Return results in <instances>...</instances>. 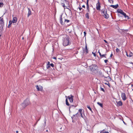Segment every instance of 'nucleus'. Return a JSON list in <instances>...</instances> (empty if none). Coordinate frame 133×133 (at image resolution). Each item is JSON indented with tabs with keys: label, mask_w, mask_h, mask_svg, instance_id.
I'll return each mask as SVG.
<instances>
[{
	"label": "nucleus",
	"mask_w": 133,
	"mask_h": 133,
	"mask_svg": "<svg viewBox=\"0 0 133 133\" xmlns=\"http://www.w3.org/2000/svg\"><path fill=\"white\" fill-rule=\"evenodd\" d=\"M73 96L71 95V96H68V98L69 99V101L71 103H72L73 101Z\"/></svg>",
	"instance_id": "obj_7"
},
{
	"label": "nucleus",
	"mask_w": 133,
	"mask_h": 133,
	"mask_svg": "<svg viewBox=\"0 0 133 133\" xmlns=\"http://www.w3.org/2000/svg\"><path fill=\"white\" fill-rule=\"evenodd\" d=\"M3 3L2 2L0 3V7H1L3 6Z\"/></svg>",
	"instance_id": "obj_29"
},
{
	"label": "nucleus",
	"mask_w": 133,
	"mask_h": 133,
	"mask_svg": "<svg viewBox=\"0 0 133 133\" xmlns=\"http://www.w3.org/2000/svg\"><path fill=\"white\" fill-rule=\"evenodd\" d=\"M4 25V23H0V31L2 32L3 30V27Z\"/></svg>",
	"instance_id": "obj_9"
},
{
	"label": "nucleus",
	"mask_w": 133,
	"mask_h": 133,
	"mask_svg": "<svg viewBox=\"0 0 133 133\" xmlns=\"http://www.w3.org/2000/svg\"><path fill=\"white\" fill-rule=\"evenodd\" d=\"M108 61V60L107 59H105L104 60V62H105L106 63Z\"/></svg>",
	"instance_id": "obj_39"
},
{
	"label": "nucleus",
	"mask_w": 133,
	"mask_h": 133,
	"mask_svg": "<svg viewBox=\"0 0 133 133\" xmlns=\"http://www.w3.org/2000/svg\"><path fill=\"white\" fill-rule=\"evenodd\" d=\"M104 41L106 43H108V42L105 40H104Z\"/></svg>",
	"instance_id": "obj_45"
},
{
	"label": "nucleus",
	"mask_w": 133,
	"mask_h": 133,
	"mask_svg": "<svg viewBox=\"0 0 133 133\" xmlns=\"http://www.w3.org/2000/svg\"><path fill=\"white\" fill-rule=\"evenodd\" d=\"M105 55H105V54H103V55H101V56H100L102 57H105Z\"/></svg>",
	"instance_id": "obj_37"
},
{
	"label": "nucleus",
	"mask_w": 133,
	"mask_h": 133,
	"mask_svg": "<svg viewBox=\"0 0 133 133\" xmlns=\"http://www.w3.org/2000/svg\"><path fill=\"white\" fill-rule=\"evenodd\" d=\"M85 17L88 19L89 18V13H87L85 15Z\"/></svg>",
	"instance_id": "obj_26"
},
{
	"label": "nucleus",
	"mask_w": 133,
	"mask_h": 133,
	"mask_svg": "<svg viewBox=\"0 0 133 133\" xmlns=\"http://www.w3.org/2000/svg\"><path fill=\"white\" fill-rule=\"evenodd\" d=\"M76 114L74 115L72 117H71V118L72 119V121L73 122L74 121V119H76Z\"/></svg>",
	"instance_id": "obj_18"
},
{
	"label": "nucleus",
	"mask_w": 133,
	"mask_h": 133,
	"mask_svg": "<svg viewBox=\"0 0 133 133\" xmlns=\"http://www.w3.org/2000/svg\"><path fill=\"white\" fill-rule=\"evenodd\" d=\"M85 51H86V54H88V49H87V44H86V46H85Z\"/></svg>",
	"instance_id": "obj_21"
},
{
	"label": "nucleus",
	"mask_w": 133,
	"mask_h": 133,
	"mask_svg": "<svg viewBox=\"0 0 133 133\" xmlns=\"http://www.w3.org/2000/svg\"><path fill=\"white\" fill-rule=\"evenodd\" d=\"M98 53H99L100 56H101V53L99 52V50L98 51Z\"/></svg>",
	"instance_id": "obj_42"
},
{
	"label": "nucleus",
	"mask_w": 133,
	"mask_h": 133,
	"mask_svg": "<svg viewBox=\"0 0 133 133\" xmlns=\"http://www.w3.org/2000/svg\"><path fill=\"white\" fill-rule=\"evenodd\" d=\"M124 17H125V18H126L127 19H129V17L127 15H126H126H125V16H124Z\"/></svg>",
	"instance_id": "obj_28"
},
{
	"label": "nucleus",
	"mask_w": 133,
	"mask_h": 133,
	"mask_svg": "<svg viewBox=\"0 0 133 133\" xmlns=\"http://www.w3.org/2000/svg\"><path fill=\"white\" fill-rule=\"evenodd\" d=\"M102 14H103V17L106 19H108L109 17V15L107 12V9L105 8L102 10Z\"/></svg>",
	"instance_id": "obj_4"
},
{
	"label": "nucleus",
	"mask_w": 133,
	"mask_h": 133,
	"mask_svg": "<svg viewBox=\"0 0 133 133\" xmlns=\"http://www.w3.org/2000/svg\"><path fill=\"white\" fill-rule=\"evenodd\" d=\"M119 51V49L118 48H117V49H116V52H118Z\"/></svg>",
	"instance_id": "obj_35"
},
{
	"label": "nucleus",
	"mask_w": 133,
	"mask_h": 133,
	"mask_svg": "<svg viewBox=\"0 0 133 133\" xmlns=\"http://www.w3.org/2000/svg\"><path fill=\"white\" fill-rule=\"evenodd\" d=\"M93 55H94V56H95V57H96V54L95 53H94V54H93Z\"/></svg>",
	"instance_id": "obj_46"
},
{
	"label": "nucleus",
	"mask_w": 133,
	"mask_h": 133,
	"mask_svg": "<svg viewBox=\"0 0 133 133\" xmlns=\"http://www.w3.org/2000/svg\"><path fill=\"white\" fill-rule=\"evenodd\" d=\"M108 1L109 2L111 3H113V1L112 0H109Z\"/></svg>",
	"instance_id": "obj_31"
},
{
	"label": "nucleus",
	"mask_w": 133,
	"mask_h": 133,
	"mask_svg": "<svg viewBox=\"0 0 133 133\" xmlns=\"http://www.w3.org/2000/svg\"><path fill=\"white\" fill-rule=\"evenodd\" d=\"M113 55H112V54H111L110 55V57H112V56Z\"/></svg>",
	"instance_id": "obj_48"
},
{
	"label": "nucleus",
	"mask_w": 133,
	"mask_h": 133,
	"mask_svg": "<svg viewBox=\"0 0 133 133\" xmlns=\"http://www.w3.org/2000/svg\"><path fill=\"white\" fill-rule=\"evenodd\" d=\"M79 14L81 16H82V12H80V14Z\"/></svg>",
	"instance_id": "obj_41"
},
{
	"label": "nucleus",
	"mask_w": 133,
	"mask_h": 133,
	"mask_svg": "<svg viewBox=\"0 0 133 133\" xmlns=\"http://www.w3.org/2000/svg\"><path fill=\"white\" fill-rule=\"evenodd\" d=\"M123 122L124 124H127L125 123V122L124 121H123Z\"/></svg>",
	"instance_id": "obj_49"
},
{
	"label": "nucleus",
	"mask_w": 133,
	"mask_h": 133,
	"mask_svg": "<svg viewBox=\"0 0 133 133\" xmlns=\"http://www.w3.org/2000/svg\"><path fill=\"white\" fill-rule=\"evenodd\" d=\"M46 67L47 69H48L50 67V65H46Z\"/></svg>",
	"instance_id": "obj_36"
},
{
	"label": "nucleus",
	"mask_w": 133,
	"mask_h": 133,
	"mask_svg": "<svg viewBox=\"0 0 133 133\" xmlns=\"http://www.w3.org/2000/svg\"><path fill=\"white\" fill-rule=\"evenodd\" d=\"M94 52H92V54H94Z\"/></svg>",
	"instance_id": "obj_56"
},
{
	"label": "nucleus",
	"mask_w": 133,
	"mask_h": 133,
	"mask_svg": "<svg viewBox=\"0 0 133 133\" xmlns=\"http://www.w3.org/2000/svg\"><path fill=\"white\" fill-rule=\"evenodd\" d=\"M82 109H79L78 110V112L76 114V116H81L82 118L83 117L82 113Z\"/></svg>",
	"instance_id": "obj_5"
},
{
	"label": "nucleus",
	"mask_w": 133,
	"mask_h": 133,
	"mask_svg": "<svg viewBox=\"0 0 133 133\" xmlns=\"http://www.w3.org/2000/svg\"><path fill=\"white\" fill-rule=\"evenodd\" d=\"M122 103L121 101H120L117 103V105L118 106H122Z\"/></svg>",
	"instance_id": "obj_13"
},
{
	"label": "nucleus",
	"mask_w": 133,
	"mask_h": 133,
	"mask_svg": "<svg viewBox=\"0 0 133 133\" xmlns=\"http://www.w3.org/2000/svg\"><path fill=\"white\" fill-rule=\"evenodd\" d=\"M82 7H83V5H82Z\"/></svg>",
	"instance_id": "obj_58"
},
{
	"label": "nucleus",
	"mask_w": 133,
	"mask_h": 133,
	"mask_svg": "<svg viewBox=\"0 0 133 133\" xmlns=\"http://www.w3.org/2000/svg\"><path fill=\"white\" fill-rule=\"evenodd\" d=\"M36 88L38 91H41L43 89V88L42 87L39 88L37 85L36 86Z\"/></svg>",
	"instance_id": "obj_14"
},
{
	"label": "nucleus",
	"mask_w": 133,
	"mask_h": 133,
	"mask_svg": "<svg viewBox=\"0 0 133 133\" xmlns=\"http://www.w3.org/2000/svg\"><path fill=\"white\" fill-rule=\"evenodd\" d=\"M100 133H109L108 131H105L104 130L101 131H100Z\"/></svg>",
	"instance_id": "obj_25"
},
{
	"label": "nucleus",
	"mask_w": 133,
	"mask_h": 133,
	"mask_svg": "<svg viewBox=\"0 0 133 133\" xmlns=\"http://www.w3.org/2000/svg\"><path fill=\"white\" fill-rule=\"evenodd\" d=\"M101 6L100 3L99 1H98V3L96 4V9L97 10H100Z\"/></svg>",
	"instance_id": "obj_8"
},
{
	"label": "nucleus",
	"mask_w": 133,
	"mask_h": 133,
	"mask_svg": "<svg viewBox=\"0 0 133 133\" xmlns=\"http://www.w3.org/2000/svg\"><path fill=\"white\" fill-rule=\"evenodd\" d=\"M62 15H60V21L61 24L63 25V22L62 21Z\"/></svg>",
	"instance_id": "obj_10"
},
{
	"label": "nucleus",
	"mask_w": 133,
	"mask_h": 133,
	"mask_svg": "<svg viewBox=\"0 0 133 133\" xmlns=\"http://www.w3.org/2000/svg\"><path fill=\"white\" fill-rule=\"evenodd\" d=\"M63 4V5H62V6L64 8V9L65 8H66V9H68V8L66 7V6L65 5V4Z\"/></svg>",
	"instance_id": "obj_32"
},
{
	"label": "nucleus",
	"mask_w": 133,
	"mask_h": 133,
	"mask_svg": "<svg viewBox=\"0 0 133 133\" xmlns=\"http://www.w3.org/2000/svg\"><path fill=\"white\" fill-rule=\"evenodd\" d=\"M85 122L86 123V124L87 125V122L86 121H85Z\"/></svg>",
	"instance_id": "obj_53"
},
{
	"label": "nucleus",
	"mask_w": 133,
	"mask_h": 133,
	"mask_svg": "<svg viewBox=\"0 0 133 133\" xmlns=\"http://www.w3.org/2000/svg\"><path fill=\"white\" fill-rule=\"evenodd\" d=\"M126 55L128 57H130L132 56L133 54L131 52H130L129 53V55H128V54L127 52H126Z\"/></svg>",
	"instance_id": "obj_16"
},
{
	"label": "nucleus",
	"mask_w": 133,
	"mask_h": 133,
	"mask_svg": "<svg viewBox=\"0 0 133 133\" xmlns=\"http://www.w3.org/2000/svg\"><path fill=\"white\" fill-rule=\"evenodd\" d=\"M63 44L64 46L70 45L71 43V42L70 40L69 37L67 35H65L63 37Z\"/></svg>",
	"instance_id": "obj_1"
},
{
	"label": "nucleus",
	"mask_w": 133,
	"mask_h": 133,
	"mask_svg": "<svg viewBox=\"0 0 133 133\" xmlns=\"http://www.w3.org/2000/svg\"><path fill=\"white\" fill-rule=\"evenodd\" d=\"M1 20L0 21V23H4L3 18H2V17H0Z\"/></svg>",
	"instance_id": "obj_19"
},
{
	"label": "nucleus",
	"mask_w": 133,
	"mask_h": 133,
	"mask_svg": "<svg viewBox=\"0 0 133 133\" xmlns=\"http://www.w3.org/2000/svg\"><path fill=\"white\" fill-rule=\"evenodd\" d=\"M30 104V102L29 99H26L23 102V103L21 104L23 108H24L27 105H29Z\"/></svg>",
	"instance_id": "obj_3"
},
{
	"label": "nucleus",
	"mask_w": 133,
	"mask_h": 133,
	"mask_svg": "<svg viewBox=\"0 0 133 133\" xmlns=\"http://www.w3.org/2000/svg\"><path fill=\"white\" fill-rule=\"evenodd\" d=\"M94 93H95L96 94V92H95V91H94Z\"/></svg>",
	"instance_id": "obj_57"
},
{
	"label": "nucleus",
	"mask_w": 133,
	"mask_h": 133,
	"mask_svg": "<svg viewBox=\"0 0 133 133\" xmlns=\"http://www.w3.org/2000/svg\"><path fill=\"white\" fill-rule=\"evenodd\" d=\"M121 97L122 98V99L124 101L125 100L127 99L126 95L124 93L122 92L121 93Z\"/></svg>",
	"instance_id": "obj_6"
},
{
	"label": "nucleus",
	"mask_w": 133,
	"mask_h": 133,
	"mask_svg": "<svg viewBox=\"0 0 133 133\" xmlns=\"http://www.w3.org/2000/svg\"><path fill=\"white\" fill-rule=\"evenodd\" d=\"M50 62H48V63H47V65H49L50 64Z\"/></svg>",
	"instance_id": "obj_44"
},
{
	"label": "nucleus",
	"mask_w": 133,
	"mask_h": 133,
	"mask_svg": "<svg viewBox=\"0 0 133 133\" xmlns=\"http://www.w3.org/2000/svg\"><path fill=\"white\" fill-rule=\"evenodd\" d=\"M70 21L68 19H65L64 22H67V23H68Z\"/></svg>",
	"instance_id": "obj_33"
},
{
	"label": "nucleus",
	"mask_w": 133,
	"mask_h": 133,
	"mask_svg": "<svg viewBox=\"0 0 133 133\" xmlns=\"http://www.w3.org/2000/svg\"><path fill=\"white\" fill-rule=\"evenodd\" d=\"M85 8V6L84 5V8Z\"/></svg>",
	"instance_id": "obj_55"
},
{
	"label": "nucleus",
	"mask_w": 133,
	"mask_h": 133,
	"mask_svg": "<svg viewBox=\"0 0 133 133\" xmlns=\"http://www.w3.org/2000/svg\"><path fill=\"white\" fill-rule=\"evenodd\" d=\"M123 11L122 10L120 9H118L117 10V12L121 14Z\"/></svg>",
	"instance_id": "obj_24"
},
{
	"label": "nucleus",
	"mask_w": 133,
	"mask_h": 133,
	"mask_svg": "<svg viewBox=\"0 0 133 133\" xmlns=\"http://www.w3.org/2000/svg\"><path fill=\"white\" fill-rule=\"evenodd\" d=\"M88 2H89V0H87V9L88 10V12H89V4H88Z\"/></svg>",
	"instance_id": "obj_15"
},
{
	"label": "nucleus",
	"mask_w": 133,
	"mask_h": 133,
	"mask_svg": "<svg viewBox=\"0 0 133 133\" xmlns=\"http://www.w3.org/2000/svg\"><path fill=\"white\" fill-rule=\"evenodd\" d=\"M44 124H44V126L45 125H46V121H45V122H44Z\"/></svg>",
	"instance_id": "obj_51"
},
{
	"label": "nucleus",
	"mask_w": 133,
	"mask_h": 133,
	"mask_svg": "<svg viewBox=\"0 0 133 133\" xmlns=\"http://www.w3.org/2000/svg\"><path fill=\"white\" fill-rule=\"evenodd\" d=\"M84 36H85L86 34V33L85 32H84Z\"/></svg>",
	"instance_id": "obj_43"
},
{
	"label": "nucleus",
	"mask_w": 133,
	"mask_h": 133,
	"mask_svg": "<svg viewBox=\"0 0 133 133\" xmlns=\"http://www.w3.org/2000/svg\"><path fill=\"white\" fill-rule=\"evenodd\" d=\"M97 103L101 107H103V104L102 103H101L99 102H97Z\"/></svg>",
	"instance_id": "obj_20"
},
{
	"label": "nucleus",
	"mask_w": 133,
	"mask_h": 133,
	"mask_svg": "<svg viewBox=\"0 0 133 133\" xmlns=\"http://www.w3.org/2000/svg\"><path fill=\"white\" fill-rule=\"evenodd\" d=\"M17 18L16 17H14L13 18V19L12 21V22L13 23H16L17 21Z\"/></svg>",
	"instance_id": "obj_11"
},
{
	"label": "nucleus",
	"mask_w": 133,
	"mask_h": 133,
	"mask_svg": "<svg viewBox=\"0 0 133 133\" xmlns=\"http://www.w3.org/2000/svg\"><path fill=\"white\" fill-rule=\"evenodd\" d=\"M65 101H66V104L67 105H68V106H69L70 104H69L68 102V100L67 98L66 99Z\"/></svg>",
	"instance_id": "obj_23"
},
{
	"label": "nucleus",
	"mask_w": 133,
	"mask_h": 133,
	"mask_svg": "<svg viewBox=\"0 0 133 133\" xmlns=\"http://www.w3.org/2000/svg\"><path fill=\"white\" fill-rule=\"evenodd\" d=\"M18 131H16V132L17 133H18Z\"/></svg>",
	"instance_id": "obj_52"
},
{
	"label": "nucleus",
	"mask_w": 133,
	"mask_h": 133,
	"mask_svg": "<svg viewBox=\"0 0 133 133\" xmlns=\"http://www.w3.org/2000/svg\"><path fill=\"white\" fill-rule=\"evenodd\" d=\"M85 66H84L86 68L87 67V65H85Z\"/></svg>",
	"instance_id": "obj_50"
},
{
	"label": "nucleus",
	"mask_w": 133,
	"mask_h": 133,
	"mask_svg": "<svg viewBox=\"0 0 133 133\" xmlns=\"http://www.w3.org/2000/svg\"><path fill=\"white\" fill-rule=\"evenodd\" d=\"M78 9H79V10L81 11V10L82 9V8L81 7H79L78 8Z\"/></svg>",
	"instance_id": "obj_40"
},
{
	"label": "nucleus",
	"mask_w": 133,
	"mask_h": 133,
	"mask_svg": "<svg viewBox=\"0 0 133 133\" xmlns=\"http://www.w3.org/2000/svg\"><path fill=\"white\" fill-rule=\"evenodd\" d=\"M12 21H9V24L8 26V28H9L11 26V24H12Z\"/></svg>",
	"instance_id": "obj_22"
},
{
	"label": "nucleus",
	"mask_w": 133,
	"mask_h": 133,
	"mask_svg": "<svg viewBox=\"0 0 133 133\" xmlns=\"http://www.w3.org/2000/svg\"><path fill=\"white\" fill-rule=\"evenodd\" d=\"M22 39H23V37L22 38Z\"/></svg>",
	"instance_id": "obj_59"
},
{
	"label": "nucleus",
	"mask_w": 133,
	"mask_h": 133,
	"mask_svg": "<svg viewBox=\"0 0 133 133\" xmlns=\"http://www.w3.org/2000/svg\"><path fill=\"white\" fill-rule=\"evenodd\" d=\"M98 68V66L95 64H92L90 66V71L94 73L97 71Z\"/></svg>",
	"instance_id": "obj_2"
},
{
	"label": "nucleus",
	"mask_w": 133,
	"mask_h": 133,
	"mask_svg": "<svg viewBox=\"0 0 133 133\" xmlns=\"http://www.w3.org/2000/svg\"><path fill=\"white\" fill-rule=\"evenodd\" d=\"M121 14L122 15L124 16L125 15H126V14L124 13V12L123 11L122 13H121Z\"/></svg>",
	"instance_id": "obj_30"
},
{
	"label": "nucleus",
	"mask_w": 133,
	"mask_h": 133,
	"mask_svg": "<svg viewBox=\"0 0 133 133\" xmlns=\"http://www.w3.org/2000/svg\"><path fill=\"white\" fill-rule=\"evenodd\" d=\"M28 17L30 15H31V11H30V9L29 8H28Z\"/></svg>",
	"instance_id": "obj_17"
},
{
	"label": "nucleus",
	"mask_w": 133,
	"mask_h": 133,
	"mask_svg": "<svg viewBox=\"0 0 133 133\" xmlns=\"http://www.w3.org/2000/svg\"><path fill=\"white\" fill-rule=\"evenodd\" d=\"M132 90L133 91V89H132Z\"/></svg>",
	"instance_id": "obj_60"
},
{
	"label": "nucleus",
	"mask_w": 133,
	"mask_h": 133,
	"mask_svg": "<svg viewBox=\"0 0 133 133\" xmlns=\"http://www.w3.org/2000/svg\"><path fill=\"white\" fill-rule=\"evenodd\" d=\"M50 65L52 67L54 66V64L53 63H51L50 64Z\"/></svg>",
	"instance_id": "obj_38"
},
{
	"label": "nucleus",
	"mask_w": 133,
	"mask_h": 133,
	"mask_svg": "<svg viewBox=\"0 0 133 133\" xmlns=\"http://www.w3.org/2000/svg\"><path fill=\"white\" fill-rule=\"evenodd\" d=\"M25 1H26V0H25Z\"/></svg>",
	"instance_id": "obj_61"
},
{
	"label": "nucleus",
	"mask_w": 133,
	"mask_h": 133,
	"mask_svg": "<svg viewBox=\"0 0 133 133\" xmlns=\"http://www.w3.org/2000/svg\"><path fill=\"white\" fill-rule=\"evenodd\" d=\"M118 6V4H117L116 5H110V7H112L115 9L117 8Z\"/></svg>",
	"instance_id": "obj_12"
},
{
	"label": "nucleus",
	"mask_w": 133,
	"mask_h": 133,
	"mask_svg": "<svg viewBox=\"0 0 133 133\" xmlns=\"http://www.w3.org/2000/svg\"><path fill=\"white\" fill-rule=\"evenodd\" d=\"M65 97H66V98H68V97H67V96H65Z\"/></svg>",
	"instance_id": "obj_54"
},
{
	"label": "nucleus",
	"mask_w": 133,
	"mask_h": 133,
	"mask_svg": "<svg viewBox=\"0 0 133 133\" xmlns=\"http://www.w3.org/2000/svg\"><path fill=\"white\" fill-rule=\"evenodd\" d=\"M87 108H88L90 110L91 112L92 111V109H91V108L90 107V106L89 105H87Z\"/></svg>",
	"instance_id": "obj_27"
},
{
	"label": "nucleus",
	"mask_w": 133,
	"mask_h": 133,
	"mask_svg": "<svg viewBox=\"0 0 133 133\" xmlns=\"http://www.w3.org/2000/svg\"><path fill=\"white\" fill-rule=\"evenodd\" d=\"M101 91H103L104 92H105V90L104 88H102L101 87Z\"/></svg>",
	"instance_id": "obj_34"
},
{
	"label": "nucleus",
	"mask_w": 133,
	"mask_h": 133,
	"mask_svg": "<svg viewBox=\"0 0 133 133\" xmlns=\"http://www.w3.org/2000/svg\"><path fill=\"white\" fill-rule=\"evenodd\" d=\"M53 58L54 59H56V58L55 57H53Z\"/></svg>",
	"instance_id": "obj_47"
}]
</instances>
